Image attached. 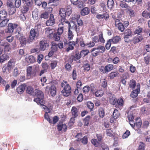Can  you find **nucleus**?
Returning <instances> with one entry per match:
<instances>
[{
  "label": "nucleus",
  "mask_w": 150,
  "mask_h": 150,
  "mask_svg": "<svg viewBox=\"0 0 150 150\" xmlns=\"http://www.w3.org/2000/svg\"><path fill=\"white\" fill-rule=\"evenodd\" d=\"M34 93L35 95L37 98L34 99V101L38 105H43L45 101L43 99L44 94L43 92L38 89H36L35 90Z\"/></svg>",
  "instance_id": "obj_1"
},
{
  "label": "nucleus",
  "mask_w": 150,
  "mask_h": 150,
  "mask_svg": "<svg viewBox=\"0 0 150 150\" xmlns=\"http://www.w3.org/2000/svg\"><path fill=\"white\" fill-rule=\"evenodd\" d=\"M38 67H33L31 66H28L26 69V76L28 78L30 79L35 77L36 75L37 72L38 71Z\"/></svg>",
  "instance_id": "obj_2"
},
{
  "label": "nucleus",
  "mask_w": 150,
  "mask_h": 150,
  "mask_svg": "<svg viewBox=\"0 0 150 150\" xmlns=\"http://www.w3.org/2000/svg\"><path fill=\"white\" fill-rule=\"evenodd\" d=\"M61 86L63 88L61 92L63 95L65 96H69L70 94L71 90V87L68 82L67 81H63L61 83Z\"/></svg>",
  "instance_id": "obj_3"
},
{
  "label": "nucleus",
  "mask_w": 150,
  "mask_h": 150,
  "mask_svg": "<svg viewBox=\"0 0 150 150\" xmlns=\"http://www.w3.org/2000/svg\"><path fill=\"white\" fill-rule=\"evenodd\" d=\"M39 31H36L34 28H32L30 31L29 37L27 40L28 42L29 43L32 42L39 36Z\"/></svg>",
  "instance_id": "obj_4"
},
{
  "label": "nucleus",
  "mask_w": 150,
  "mask_h": 150,
  "mask_svg": "<svg viewBox=\"0 0 150 150\" xmlns=\"http://www.w3.org/2000/svg\"><path fill=\"white\" fill-rule=\"evenodd\" d=\"M71 24H73L72 26L71 25L70 23H69V26L68 28V37L69 39H72L74 36V35L72 31L70 30V29L71 28L73 30H74L76 31L79 30V28L77 26V25L76 24H75L73 21L71 22Z\"/></svg>",
  "instance_id": "obj_5"
},
{
  "label": "nucleus",
  "mask_w": 150,
  "mask_h": 150,
  "mask_svg": "<svg viewBox=\"0 0 150 150\" xmlns=\"http://www.w3.org/2000/svg\"><path fill=\"white\" fill-rule=\"evenodd\" d=\"M64 31V27H61L58 28L57 31L53 34V39L56 41H58L60 40L61 35Z\"/></svg>",
  "instance_id": "obj_6"
},
{
  "label": "nucleus",
  "mask_w": 150,
  "mask_h": 150,
  "mask_svg": "<svg viewBox=\"0 0 150 150\" xmlns=\"http://www.w3.org/2000/svg\"><path fill=\"white\" fill-rule=\"evenodd\" d=\"M114 68V66L112 64H108L104 67L102 66L100 68V71L103 74H105L112 70Z\"/></svg>",
  "instance_id": "obj_7"
},
{
  "label": "nucleus",
  "mask_w": 150,
  "mask_h": 150,
  "mask_svg": "<svg viewBox=\"0 0 150 150\" xmlns=\"http://www.w3.org/2000/svg\"><path fill=\"white\" fill-rule=\"evenodd\" d=\"M49 44L47 41L46 40H42L40 41L39 43L40 50L43 51L49 46Z\"/></svg>",
  "instance_id": "obj_8"
},
{
  "label": "nucleus",
  "mask_w": 150,
  "mask_h": 150,
  "mask_svg": "<svg viewBox=\"0 0 150 150\" xmlns=\"http://www.w3.org/2000/svg\"><path fill=\"white\" fill-rule=\"evenodd\" d=\"M18 25L15 23H9L8 26L7 30L6 32L7 33H12L13 32L14 29L17 27Z\"/></svg>",
  "instance_id": "obj_9"
},
{
  "label": "nucleus",
  "mask_w": 150,
  "mask_h": 150,
  "mask_svg": "<svg viewBox=\"0 0 150 150\" xmlns=\"http://www.w3.org/2000/svg\"><path fill=\"white\" fill-rule=\"evenodd\" d=\"M55 22V20L54 18L53 14L51 13L49 19L46 21V24L47 26H50L54 24Z\"/></svg>",
  "instance_id": "obj_10"
},
{
  "label": "nucleus",
  "mask_w": 150,
  "mask_h": 150,
  "mask_svg": "<svg viewBox=\"0 0 150 150\" xmlns=\"http://www.w3.org/2000/svg\"><path fill=\"white\" fill-rule=\"evenodd\" d=\"M70 1L72 4L78 7H83V3L81 0H70Z\"/></svg>",
  "instance_id": "obj_11"
},
{
  "label": "nucleus",
  "mask_w": 150,
  "mask_h": 150,
  "mask_svg": "<svg viewBox=\"0 0 150 150\" xmlns=\"http://www.w3.org/2000/svg\"><path fill=\"white\" fill-rule=\"evenodd\" d=\"M96 17L97 18L99 19L104 18L106 21L109 18V15L107 12L104 11L102 14H97Z\"/></svg>",
  "instance_id": "obj_12"
},
{
  "label": "nucleus",
  "mask_w": 150,
  "mask_h": 150,
  "mask_svg": "<svg viewBox=\"0 0 150 150\" xmlns=\"http://www.w3.org/2000/svg\"><path fill=\"white\" fill-rule=\"evenodd\" d=\"M67 128V125L65 124H63L62 122H59L57 125V129L60 132L62 129L64 132L66 131Z\"/></svg>",
  "instance_id": "obj_13"
},
{
  "label": "nucleus",
  "mask_w": 150,
  "mask_h": 150,
  "mask_svg": "<svg viewBox=\"0 0 150 150\" xmlns=\"http://www.w3.org/2000/svg\"><path fill=\"white\" fill-rule=\"evenodd\" d=\"M26 86V85L25 83L19 86L16 89L17 92L19 94L23 93Z\"/></svg>",
  "instance_id": "obj_14"
},
{
  "label": "nucleus",
  "mask_w": 150,
  "mask_h": 150,
  "mask_svg": "<svg viewBox=\"0 0 150 150\" xmlns=\"http://www.w3.org/2000/svg\"><path fill=\"white\" fill-rule=\"evenodd\" d=\"M136 121H137V119L136 120ZM131 124V126L134 129H137L139 128H140L142 125V122L140 121H136L134 123Z\"/></svg>",
  "instance_id": "obj_15"
},
{
  "label": "nucleus",
  "mask_w": 150,
  "mask_h": 150,
  "mask_svg": "<svg viewBox=\"0 0 150 150\" xmlns=\"http://www.w3.org/2000/svg\"><path fill=\"white\" fill-rule=\"evenodd\" d=\"M81 55L79 52L76 53L75 54L72 55L70 57V60L73 61H77L81 57Z\"/></svg>",
  "instance_id": "obj_16"
},
{
  "label": "nucleus",
  "mask_w": 150,
  "mask_h": 150,
  "mask_svg": "<svg viewBox=\"0 0 150 150\" xmlns=\"http://www.w3.org/2000/svg\"><path fill=\"white\" fill-rule=\"evenodd\" d=\"M18 40L22 47L25 46L27 42H28L27 39L24 36L22 35V36L20 37Z\"/></svg>",
  "instance_id": "obj_17"
},
{
  "label": "nucleus",
  "mask_w": 150,
  "mask_h": 150,
  "mask_svg": "<svg viewBox=\"0 0 150 150\" xmlns=\"http://www.w3.org/2000/svg\"><path fill=\"white\" fill-rule=\"evenodd\" d=\"M117 98L113 95H111L109 97V101L110 104L114 105L117 103Z\"/></svg>",
  "instance_id": "obj_18"
},
{
  "label": "nucleus",
  "mask_w": 150,
  "mask_h": 150,
  "mask_svg": "<svg viewBox=\"0 0 150 150\" xmlns=\"http://www.w3.org/2000/svg\"><path fill=\"white\" fill-rule=\"evenodd\" d=\"M71 112L73 118H76L78 116L79 114V111L76 107L73 106L72 108Z\"/></svg>",
  "instance_id": "obj_19"
},
{
  "label": "nucleus",
  "mask_w": 150,
  "mask_h": 150,
  "mask_svg": "<svg viewBox=\"0 0 150 150\" xmlns=\"http://www.w3.org/2000/svg\"><path fill=\"white\" fill-rule=\"evenodd\" d=\"M9 56L7 54L4 53L2 55H0V63H3L6 60L9 59Z\"/></svg>",
  "instance_id": "obj_20"
},
{
  "label": "nucleus",
  "mask_w": 150,
  "mask_h": 150,
  "mask_svg": "<svg viewBox=\"0 0 150 150\" xmlns=\"http://www.w3.org/2000/svg\"><path fill=\"white\" fill-rule=\"evenodd\" d=\"M15 61L13 59H10L8 62L7 65L6 67L7 68V71L9 73H10L11 70L12 69V65L13 64H14Z\"/></svg>",
  "instance_id": "obj_21"
},
{
  "label": "nucleus",
  "mask_w": 150,
  "mask_h": 150,
  "mask_svg": "<svg viewBox=\"0 0 150 150\" xmlns=\"http://www.w3.org/2000/svg\"><path fill=\"white\" fill-rule=\"evenodd\" d=\"M139 91L140 89L139 88L134 90L131 92L130 94L131 96L133 98H135L137 96L139 92Z\"/></svg>",
  "instance_id": "obj_22"
},
{
  "label": "nucleus",
  "mask_w": 150,
  "mask_h": 150,
  "mask_svg": "<svg viewBox=\"0 0 150 150\" xmlns=\"http://www.w3.org/2000/svg\"><path fill=\"white\" fill-rule=\"evenodd\" d=\"M143 39V37L142 35L137 36L134 37L133 40V43L136 44L141 41Z\"/></svg>",
  "instance_id": "obj_23"
},
{
  "label": "nucleus",
  "mask_w": 150,
  "mask_h": 150,
  "mask_svg": "<svg viewBox=\"0 0 150 150\" xmlns=\"http://www.w3.org/2000/svg\"><path fill=\"white\" fill-rule=\"evenodd\" d=\"M7 13L5 10L2 9L0 11V17L1 19L7 18Z\"/></svg>",
  "instance_id": "obj_24"
},
{
  "label": "nucleus",
  "mask_w": 150,
  "mask_h": 150,
  "mask_svg": "<svg viewBox=\"0 0 150 150\" xmlns=\"http://www.w3.org/2000/svg\"><path fill=\"white\" fill-rule=\"evenodd\" d=\"M110 39L112 41V42L114 44H115L118 43L121 40L120 37L118 36H115L113 37L112 38Z\"/></svg>",
  "instance_id": "obj_25"
},
{
  "label": "nucleus",
  "mask_w": 150,
  "mask_h": 150,
  "mask_svg": "<svg viewBox=\"0 0 150 150\" xmlns=\"http://www.w3.org/2000/svg\"><path fill=\"white\" fill-rule=\"evenodd\" d=\"M50 93L52 96H54L56 93V89L54 85H52L50 88Z\"/></svg>",
  "instance_id": "obj_26"
},
{
  "label": "nucleus",
  "mask_w": 150,
  "mask_h": 150,
  "mask_svg": "<svg viewBox=\"0 0 150 150\" xmlns=\"http://www.w3.org/2000/svg\"><path fill=\"white\" fill-rule=\"evenodd\" d=\"M80 17V15L79 14L78 15L76 14H75L72 15L71 17V19L72 20L70 23L71 25V22L72 21H73L74 23H74V21H77L78 20H79Z\"/></svg>",
  "instance_id": "obj_27"
},
{
  "label": "nucleus",
  "mask_w": 150,
  "mask_h": 150,
  "mask_svg": "<svg viewBox=\"0 0 150 150\" xmlns=\"http://www.w3.org/2000/svg\"><path fill=\"white\" fill-rule=\"evenodd\" d=\"M90 12V9L86 7L83 8L81 11V14L82 16H85L88 14Z\"/></svg>",
  "instance_id": "obj_28"
},
{
  "label": "nucleus",
  "mask_w": 150,
  "mask_h": 150,
  "mask_svg": "<svg viewBox=\"0 0 150 150\" xmlns=\"http://www.w3.org/2000/svg\"><path fill=\"white\" fill-rule=\"evenodd\" d=\"M100 50L101 51H100V53H103L105 52V49L104 46L102 45H99L96 48H93L92 51H95L96 50Z\"/></svg>",
  "instance_id": "obj_29"
},
{
  "label": "nucleus",
  "mask_w": 150,
  "mask_h": 150,
  "mask_svg": "<svg viewBox=\"0 0 150 150\" xmlns=\"http://www.w3.org/2000/svg\"><path fill=\"white\" fill-rule=\"evenodd\" d=\"M136 82L135 80L132 79L130 81L129 83V87L132 89H134L136 86Z\"/></svg>",
  "instance_id": "obj_30"
},
{
  "label": "nucleus",
  "mask_w": 150,
  "mask_h": 150,
  "mask_svg": "<svg viewBox=\"0 0 150 150\" xmlns=\"http://www.w3.org/2000/svg\"><path fill=\"white\" fill-rule=\"evenodd\" d=\"M51 50L53 51V52H56L58 49V45L55 42H52L51 43Z\"/></svg>",
  "instance_id": "obj_31"
},
{
  "label": "nucleus",
  "mask_w": 150,
  "mask_h": 150,
  "mask_svg": "<svg viewBox=\"0 0 150 150\" xmlns=\"http://www.w3.org/2000/svg\"><path fill=\"white\" fill-rule=\"evenodd\" d=\"M2 21L0 23V27H4L6 26L9 21L8 19H1Z\"/></svg>",
  "instance_id": "obj_32"
},
{
  "label": "nucleus",
  "mask_w": 150,
  "mask_h": 150,
  "mask_svg": "<svg viewBox=\"0 0 150 150\" xmlns=\"http://www.w3.org/2000/svg\"><path fill=\"white\" fill-rule=\"evenodd\" d=\"M70 42H68V43H67V42H64V46H65V45L67 44H68V45H69L68 47L66 49V51L67 52H69L70 50H72L74 49V46H73V45L70 44Z\"/></svg>",
  "instance_id": "obj_33"
},
{
  "label": "nucleus",
  "mask_w": 150,
  "mask_h": 150,
  "mask_svg": "<svg viewBox=\"0 0 150 150\" xmlns=\"http://www.w3.org/2000/svg\"><path fill=\"white\" fill-rule=\"evenodd\" d=\"M104 92L102 90H98L96 91L95 93V96L97 97H101L104 94Z\"/></svg>",
  "instance_id": "obj_34"
},
{
  "label": "nucleus",
  "mask_w": 150,
  "mask_h": 150,
  "mask_svg": "<svg viewBox=\"0 0 150 150\" xmlns=\"http://www.w3.org/2000/svg\"><path fill=\"white\" fill-rule=\"evenodd\" d=\"M90 117V116H87L83 120V125L84 126H87L89 123V120Z\"/></svg>",
  "instance_id": "obj_35"
},
{
  "label": "nucleus",
  "mask_w": 150,
  "mask_h": 150,
  "mask_svg": "<svg viewBox=\"0 0 150 150\" xmlns=\"http://www.w3.org/2000/svg\"><path fill=\"white\" fill-rule=\"evenodd\" d=\"M60 16L62 18H66L67 15L65 10L64 8L60 9L59 11Z\"/></svg>",
  "instance_id": "obj_36"
},
{
  "label": "nucleus",
  "mask_w": 150,
  "mask_h": 150,
  "mask_svg": "<svg viewBox=\"0 0 150 150\" xmlns=\"http://www.w3.org/2000/svg\"><path fill=\"white\" fill-rule=\"evenodd\" d=\"M143 100L144 103H150V91L147 93L146 98H144Z\"/></svg>",
  "instance_id": "obj_37"
},
{
  "label": "nucleus",
  "mask_w": 150,
  "mask_h": 150,
  "mask_svg": "<svg viewBox=\"0 0 150 150\" xmlns=\"http://www.w3.org/2000/svg\"><path fill=\"white\" fill-rule=\"evenodd\" d=\"M120 116V113L118 110L117 109H115L113 113V117L115 119H116Z\"/></svg>",
  "instance_id": "obj_38"
},
{
  "label": "nucleus",
  "mask_w": 150,
  "mask_h": 150,
  "mask_svg": "<svg viewBox=\"0 0 150 150\" xmlns=\"http://www.w3.org/2000/svg\"><path fill=\"white\" fill-rule=\"evenodd\" d=\"M119 73L117 71L112 72L109 74V77L110 79H113L118 76Z\"/></svg>",
  "instance_id": "obj_39"
},
{
  "label": "nucleus",
  "mask_w": 150,
  "mask_h": 150,
  "mask_svg": "<svg viewBox=\"0 0 150 150\" xmlns=\"http://www.w3.org/2000/svg\"><path fill=\"white\" fill-rule=\"evenodd\" d=\"M30 6H28L27 5L24 6L21 10L22 13H26L29 10Z\"/></svg>",
  "instance_id": "obj_40"
},
{
  "label": "nucleus",
  "mask_w": 150,
  "mask_h": 150,
  "mask_svg": "<svg viewBox=\"0 0 150 150\" xmlns=\"http://www.w3.org/2000/svg\"><path fill=\"white\" fill-rule=\"evenodd\" d=\"M124 101L122 98H120L117 99V103L118 106H122L124 105Z\"/></svg>",
  "instance_id": "obj_41"
},
{
  "label": "nucleus",
  "mask_w": 150,
  "mask_h": 150,
  "mask_svg": "<svg viewBox=\"0 0 150 150\" xmlns=\"http://www.w3.org/2000/svg\"><path fill=\"white\" fill-rule=\"evenodd\" d=\"M14 6L12 7L8 8V12L10 15L14 14L16 11V8Z\"/></svg>",
  "instance_id": "obj_42"
},
{
  "label": "nucleus",
  "mask_w": 150,
  "mask_h": 150,
  "mask_svg": "<svg viewBox=\"0 0 150 150\" xmlns=\"http://www.w3.org/2000/svg\"><path fill=\"white\" fill-rule=\"evenodd\" d=\"M98 113L99 116L102 118L105 115V111L102 108H100L98 110Z\"/></svg>",
  "instance_id": "obj_43"
},
{
  "label": "nucleus",
  "mask_w": 150,
  "mask_h": 150,
  "mask_svg": "<svg viewBox=\"0 0 150 150\" xmlns=\"http://www.w3.org/2000/svg\"><path fill=\"white\" fill-rule=\"evenodd\" d=\"M49 17V14L47 12H43L40 15V18H41L47 19Z\"/></svg>",
  "instance_id": "obj_44"
},
{
  "label": "nucleus",
  "mask_w": 150,
  "mask_h": 150,
  "mask_svg": "<svg viewBox=\"0 0 150 150\" xmlns=\"http://www.w3.org/2000/svg\"><path fill=\"white\" fill-rule=\"evenodd\" d=\"M83 70L87 71H88L90 69L91 67L90 64L88 63H86L83 64Z\"/></svg>",
  "instance_id": "obj_45"
},
{
  "label": "nucleus",
  "mask_w": 150,
  "mask_h": 150,
  "mask_svg": "<svg viewBox=\"0 0 150 150\" xmlns=\"http://www.w3.org/2000/svg\"><path fill=\"white\" fill-rule=\"evenodd\" d=\"M26 92L29 94L32 95L34 92L33 88L31 86H28L27 88Z\"/></svg>",
  "instance_id": "obj_46"
},
{
  "label": "nucleus",
  "mask_w": 150,
  "mask_h": 150,
  "mask_svg": "<svg viewBox=\"0 0 150 150\" xmlns=\"http://www.w3.org/2000/svg\"><path fill=\"white\" fill-rule=\"evenodd\" d=\"M143 28L140 26H138L135 30L134 33V34H139L142 33Z\"/></svg>",
  "instance_id": "obj_47"
},
{
  "label": "nucleus",
  "mask_w": 150,
  "mask_h": 150,
  "mask_svg": "<svg viewBox=\"0 0 150 150\" xmlns=\"http://www.w3.org/2000/svg\"><path fill=\"white\" fill-rule=\"evenodd\" d=\"M89 53V51L87 50H82L80 54H81V56L85 57Z\"/></svg>",
  "instance_id": "obj_48"
},
{
  "label": "nucleus",
  "mask_w": 150,
  "mask_h": 150,
  "mask_svg": "<svg viewBox=\"0 0 150 150\" xmlns=\"http://www.w3.org/2000/svg\"><path fill=\"white\" fill-rule=\"evenodd\" d=\"M87 107L90 110V111H92L93 110L94 105L93 103L91 102H88L87 104Z\"/></svg>",
  "instance_id": "obj_49"
},
{
  "label": "nucleus",
  "mask_w": 150,
  "mask_h": 150,
  "mask_svg": "<svg viewBox=\"0 0 150 150\" xmlns=\"http://www.w3.org/2000/svg\"><path fill=\"white\" fill-rule=\"evenodd\" d=\"M114 2L113 0H108L107 2V6L109 8H111L113 6Z\"/></svg>",
  "instance_id": "obj_50"
},
{
  "label": "nucleus",
  "mask_w": 150,
  "mask_h": 150,
  "mask_svg": "<svg viewBox=\"0 0 150 150\" xmlns=\"http://www.w3.org/2000/svg\"><path fill=\"white\" fill-rule=\"evenodd\" d=\"M57 61H52L50 63V67L52 69H54L57 66Z\"/></svg>",
  "instance_id": "obj_51"
},
{
  "label": "nucleus",
  "mask_w": 150,
  "mask_h": 150,
  "mask_svg": "<svg viewBox=\"0 0 150 150\" xmlns=\"http://www.w3.org/2000/svg\"><path fill=\"white\" fill-rule=\"evenodd\" d=\"M22 34L20 33V29L17 28L16 32V37L17 39H19L20 37L22 36Z\"/></svg>",
  "instance_id": "obj_52"
},
{
  "label": "nucleus",
  "mask_w": 150,
  "mask_h": 150,
  "mask_svg": "<svg viewBox=\"0 0 150 150\" xmlns=\"http://www.w3.org/2000/svg\"><path fill=\"white\" fill-rule=\"evenodd\" d=\"M81 143L83 144H86L88 142V138L86 136H85L81 140Z\"/></svg>",
  "instance_id": "obj_53"
},
{
  "label": "nucleus",
  "mask_w": 150,
  "mask_h": 150,
  "mask_svg": "<svg viewBox=\"0 0 150 150\" xmlns=\"http://www.w3.org/2000/svg\"><path fill=\"white\" fill-rule=\"evenodd\" d=\"M118 30L121 32H123L125 29L124 25L122 23H120L117 26Z\"/></svg>",
  "instance_id": "obj_54"
},
{
  "label": "nucleus",
  "mask_w": 150,
  "mask_h": 150,
  "mask_svg": "<svg viewBox=\"0 0 150 150\" xmlns=\"http://www.w3.org/2000/svg\"><path fill=\"white\" fill-rule=\"evenodd\" d=\"M111 42L112 41L110 39L107 41V42L105 46L107 50H108L110 49L111 46Z\"/></svg>",
  "instance_id": "obj_55"
},
{
  "label": "nucleus",
  "mask_w": 150,
  "mask_h": 150,
  "mask_svg": "<svg viewBox=\"0 0 150 150\" xmlns=\"http://www.w3.org/2000/svg\"><path fill=\"white\" fill-rule=\"evenodd\" d=\"M28 61L30 63H34L35 61V59L34 57L32 55L29 56L28 58Z\"/></svg>",
  "instance_id": "obj_56"
},
{
  "label": "nucleus",
  "mask_w": 150,
  "mask_h": 150,
  "mask_svg": "<svg viewBox=\"0 0 150 150\" xmlns=\"http://www.w3.org/2000/svg\"><path fill=\"white\" fill-rule=\"evenodd\" d=\"M75 137L77 138L76 140V141L77 142L80 141L82 137V133H77Z\"/></svg>",
  "instance_id": "obj_57"
},
{
  "label": "nucleus",
  "mask_w": 150,
  "mask_h": 150,
  "mask_svg": "<svg viewBox=\"0 0 150 150\" xmlns=\"http://www.w3.org/2000/svg\"><path fill=\"white\" fill-rule=\"evenodd\" d=\"M91 142L96 147H98L99 144V143L96 139H93L91 140Z\"/></svg>",
  "instance_id": "obj_58"
},
{
  "label": "nucleus",
  "mask_w": 150,
  "mask_h": 150,
  "mask_svg": "<svg viewBox=\"0 0 150 150\" xmlns=\"http://www.w3.org/2000/svg\"><path fill=\"white\" fill-rule=\"evenodd\" d=\"M130 134L129 130H127L122 135V138L123 139H125L128 137Z\"/></svg>",
  "instance_id": "obj_59"
},
{
  "label": "nucleus",
  "mask_w": 150,
  "mask_h": 150,
  "mask_svg": "<svg viewBox=\"0 0 150 150\" xmlns=\"http://www.w3.org/2000/svg\"><path fill=\"white\" fill-rule=\"evenodd\" d=\"M98 37L99 41L102 43H104L105 41L103 38V34L102 33L99 35Z\"/></svg>",
  "instance_id": "obj_60"
},
{
  "label": "nucleus",
  "mask_w": 150,
  "mask_h": 150,
  "mask_svg": "<svg viewBox=\"0 0 150 150\" xmlns=\"http://www.w3.org/2000/svg\"><path fill=\"white\" fill-rule=\"evenodd\" d=\"M93 49L91 50V52L92 53V55L94 57H96L100 54V52L99 50H97L94 52V51H92Z\"/></svg>",
  "instance_id": "obj_61"
},
{
  "label": "nucleus",
  "mask_w": 150,
  "mask_h": 150,
  "mask_svg": "<svg viewBox=\"0 0 150 150\" xmlns=\"http://www.w3.org/2000/svg\"><path fill=\"white\" fill-rule=\"evenodd\" d=\"M107 86V80L106 79H103L101 82V86L103 88H106Z\"/></svg>",
  "instance_id": "obj_62"
},
{
  "label": "nucleus",
  "mask_w": 150,
  "mask_h": 150,
  "mask_svg": "<svg viewBox=\"0 0 150 150\" xmlns=\"http://www.w3.org/2000/svg\"><path fill=\"white\" fill-rule=\"evenodd\" d=\"M21 0H16L15 3V7L16 8H19L21 5Z\"/></svg>",
  "instance_id": "obj_63"
},
{
  "label": "nucleus",
  "mask_w": 150,
  "mask_h": 150,
  "mask_svg": "<svg viewBox=\"0 0 150 150\" xmlns=\"http://www.w3.org/2000/svg\"><path fill=\"white\" fill-rule=\"evenodd\" d=\"M145 144L143 142L140 143L139 146V150H144L145 148Z\"/></svg>",
  "instance_id": "obj_64"
}]
</instances>
